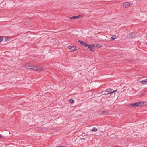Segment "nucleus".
Here are the masks:
<instances>
[{"instance_id": "obj_19", "label": "nucleus", "mask_w": 147, "mask_h": 147, "mask_svg": "<svg viewBox=\"0 0 147 147\" xmlns=\"http://www.w3.org/2000/svg\"><path fill=\"white\" fill-rule=\"evenodd\" d=\"M92 45H93V47H97L98 45V44H92Z\"/></svg>"}, {"instance_id": "obj_12", "label": "nucleus", "mask_w": 147, "mask_h": 147, "mask_svg": "<svg viewBox=\"0 0 147 147\" xmlns=\"http://www.w3.org/2000/svg\"><path fill=\"white\" fill-rule=\"evenodd\" d=\"M129 36L131 38H132L134 37V34L133 33H131L129 34Z\"/></svg>"}, {"instance_id": "obj_18", "label": "nucleus", "mask_w": 147, "mask_h": 147, "mask_svg": "<svg viewBox=\"0 0 147 147\" xmlns=\"http://www.w3.org/2000/svg\"><path fill=\"white\" fill-rule=\"evenodd\" d=\"M3 39V37L0 36V42H1L2 41Z\"/></svg>"}, {"instance_id": "obj_10", "label": "nucleus", "mask_w": 147, "mask_h": 147, "mask_svg": "<svg viewBox=\"0 0 147 147\" xmlns=\"http://www.w3.org/2000/svg\"><path fill=\"white\" fill-rule=\"evenodd\" d=\"M76 16V18H82L84 17L83 15H80L78 16Z\"/></svg>"}, {"instance_id": "obj_6", "label": "nucleus", "mask_w": 147, "mask_h": 147, "mask_svg": "<svg viewBox=\"0 0 147 147\" xmlns=\"http://www.w3.org/2000/svg\"><path fill=\"white\" fill-rule=\"evenodd\" d=\"M144 102H138V107H140L144 106Z\"/></svg>"}, {"instance_id": "obj_14", "label": "nucleus", "mask_w": 147, "mask_h": 147, "mask_svg": "<svg viewBox=\"0 0 147 147\" xmlns=\"http://www.w3.org/2000/svg\"><path fill=\"white\" fill-rule=\"evenodd\" d=\"M69 102L71 103V104H72L73 103H74V100L72 99H70L69 100Z\"/></svg>"}, {"instance_id": "obj_22", "label": "nucleus", "mask_w": 147, "mask_h": 147, "mask_svg": "<svg viewBox=\"0 0 147 147\" xmlns=\"http://www.w3.org/2000/svg\"><path fill=\"white\" fill-rule=\"evenodd\" d=\"M80 140H81L82 141V140H85V139H84V138H81L80 139Z\"/></svg>"}, {"instance_id": "obj_24", "label": "nucleus", "mask_w": 147, "mask_h": 147, "mask_svg": "<svg viewBox=\"0 0 147 147\" xmlns=\"http://www.w3.org/2000/svg\"><path fill=\"white\" fill-rule=\"evenodd\" d=\"M2 137V136L0 134V138L1 137Z\"/></svg>"}, {"instance_id": "obj_23", "label": "nucleus", "mask_w": 147, "mask_h": 147, "mask_svg": "<svg viewBox=\"0 0 147 147\" xmlns=\"http://www.w3.org/2000/svg\"><path fill=\"white\" fill-rule=\"evenodd\" d=\"M117 91V90H115L114 91H112V93H113L114 92H116Z\"/></svg>"}, {"instance_id": "obj_13", "label": "nucleus", "mask_w": 147, "mask_h": 147, "mask_svg": "<svg viewBox=\"0 0 147 147\" xmlns=\"http://www.w3.org/2000/svg\"><path fill=\"white\" fill-rule=\"evenodd\" d=\"M116 38V36L115 35L113 36L111 38V39L112 40H113Z\"/></svg>"}, {"instance_id": "obj_17", "label": "nucleus", "mask_w": 147, "mask_h": 147, "mask_svg": "<svg viewBox=\"0 0 147 147\" xmlns=\"http://www.w3.org/2000/svg\"><path fill=\"white\" fill-rule=\"evenodd\" d=\"M76 16H73V17H69V18L70 19H76Z\"/></svg>"}, {"instance_id": "obj_11", "label": "nucleus", "mask_w": 147, "mask_h": 147, "mask_svg": "<svg viewBox=\"0 0 147 147\" xmlns=\"http://www.w3.org/2000/svg\"><path fill=\"white\" fill-rule=\"evenodd\" d=\"M102 112V114L104 115H108L109 113V112L108 111H103Z\"/></svg>"}, {"instance_id": "obj_15", "label": "nucleus", "mask_w": 147, "mask_h": 147, "mask_svg": "<svg viewBox=\"0 0 147 147\" xmlns=\"http://www.w3.org/2000/svg\"><path fill=\"white\" fill-rule=\"evenodd\" d=\"M98 129L95 127H94L92 129V131L94 132H96L97 131Z\"/></svg>"}, {"instance_id": "obj_9", "label": "nucleus", "mask_w": 147, "mask_h": 147, "mask_svg": "<svg viewBox=\"0 0 147 147\" xmlns=\"http://www.w3.org/2000/svg\"><path fill=\"white\" fill-rule=\"evenodd\" d=\"M138 102H136L134 103H133L130 105L129 107L130 106H138Z\"/></svg>"}, {"instance_id": "obj_3", "label": "nucleus", "mask_w": 147, "mask_h": 147, "mask_svg": "<svg viewBox=\"0 0 147 147\" xmlns=\"http://www.w3.org/2000/svg\"><path fill=\"white\" fill-rule=\"evenodd\" d=\"M78 42L80 43L81 44L84 46L86 47L88 46V44H87V43L85 42L78 40Z\"/></svg>"}, {"instance_id": "obj_2", "label": "nucleus", "mask_w": 147, "mask_h": 147, "mask_svg": "<svg viewBox=\"0 0 147 147\" xmlns=\"http://www.w3.org/2000/svg\"><path fill=\"white\" fill-rule=\"evenodd\" d=\"M71 51H75L77 50V48L76 46H69L68 47Z\"/></svg>"}, {"instance_id": "obj_5", "label": "nucleus", "mask_w": 147, "mask_h": 147, "mask_svg": "<svg viewBox=\"0 0 147 147\" xmlns=\"http://www.w3.org/2000/svg\"><path fill=\"white\" fill-rule=\"evenodd\" d=\"M88 48H89L90 50V51H94V50H93V45H88Z\"/></svg>"}, {"instance_id": "obj_4", "label": "nucleus", "mask_w": 147, "mask_h": 147, "mask_svg": "<svg viewBox=\"0 0 147 147\" xmlns=\"http://www.w3.org/2000/svg\"><path fill=\"white\" fill-rule=\"evenodd\" d=\"M131 4L129 3V2H126L123 3V6L125 7H127L130 6Z\"/></svg>"}, {"instance_id": "obj_25", "label": "nucleus", "mask_w": 147, "mask_h": 147, "mask_svg": "<svg viewBox=\"0 0 147 147\" xmlns=\"http://www.w3.org/2000/svg\"><path fill=\"white\" fill-rule=\"evenodd\" d=\"M146 44L147 45V42H146Z\"/></svg>"}, {"instance_id": "obj_8", "label": "nucleus", "mask_w": 147, "mask_h": 147, "mask_svg": "<svg viewBox=\"0 0 147 147\" xmlns=\"http://www.w3.org/2000/svg\"><path fill=\"white\" fill-rule=\"evenodd\" d=\"M107 92L109 93V94L112 93V90L111 89H107L106 90V92Z\"/></svg>"}, {"instance_id": "obj_7", "label": "nucleus", "mask_w": 147, "mask_h": 147, "mask_svg": "<svg viewBox=\"0 0 147 147\" xmlns=\"http://www.w3.org/2000/svg\"><path fill=\"white\" fill-rule=\"evenodd\" d=\"M140 82L144 84H147V79L142 80Z\"/></svg>"}, {"instance_id": "obj_21", "label": "nucleus", "mask_w": 147, "mask_h": 147, "mask_svg": "<svg viewBox=\"0 0 147 147\" xmlns=\"http://www.w3.org/2000/svg\"><path fill=\"white\" fill-rule=\"evenodd\" d=\"M5 40H6V41H9V39L8 38H6L5 39Z\"/></svg>"}, {"instance_id": "obj_20", "label": "nucleus", "mask_w": 147, "mask_h": 147, "mask_svg": "<svg viewBox=\"0 0 147 147\" xmlns=\"http://www.w3.org/2000/svg\"><path fill=\"white\" fill-rule=\"evenodd\" d=\"M102 46L101 45L98 44L97 47L98 48H100L102 47Z\"/></svg>"}, {"instance_id": "obj_16", "label": "nucleus", "mask_w": 147, "mask_h": 147, "mask_svg": "<svg viewBox=\"0 0 147 147\" xmlns=\"http://www.w3.org/2000/svg\"><path fill=\"white\" fill-rule=\"evenodd\" d=\"M104 92L103 93V94L105 95H107L108 94H109V93H108L107 92H106V91H102V92Z\"/></svg>"}, {"instance_id": "obj_1", "label": "nucleus", "mask_w": 147, "mask_h": 147, "mask_svg": "<svg viewBox=\"0 0 147 147\" xmlns=\"http://www.w3.org/2000/svg\"><path fill=\"white\" fill-rule=\"evenodd\" d=\"M25 67L28 69H32L36 71H41L44 70L43 67L40 66H33L32 64L28 63L25 64Z\"/></svg>"}]
</instances>
